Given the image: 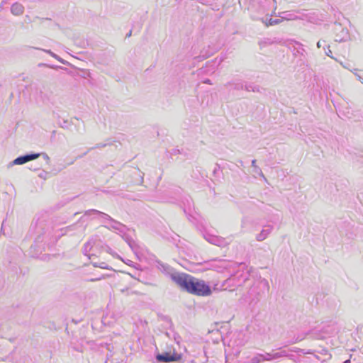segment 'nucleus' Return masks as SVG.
Here are the masks:
<instances>
[{
	"label": "nucleus",
	"mask_w": 363,
	"mask_h": 363,
	"mask_svg": "<svg viewBox=\"0 0 363 363\" xmlns=\"http://www.w3.org/2000/svg\"><path fill=\"white\" fill-rule=\"evenodd\" d=\"M172 280L182 289L199 296H208L211 294V287L203 281L184 273H175L171 275Z\"/></svg>",
	"instance_id": "obj_1"
},
{
	"label": "nucleus",
	"mask_w": 363,
	"mask_h": 363,
	"mask_svg": "<svg viewBox=\"0 0 363 363\" xmlns=\"http://www.w3.org/2000/svg\"><path fill=\"white\" fill-rule=\"evenodd\" d=\"M252 278L253 279V282L247 291V298L254 301L259 300L262 294L269 290V284L266 279L260 276H257L256 277L252 276Z\"/></svg>",
	"instance_id": "obj_2"
},
{
	"label": "nucleus",
	"mask_w": 363,
	"mask_h": 363,
	"mask_svg": "<svg viewBox=\"0 0 363 363\" xmlns=\"http://www.w3.org/2000/svg\"><path fill=\"white\" fill-rule=\"evenodd\" d=\"M250 272L251 268L245 264L241 263L238 264V269L233 273V275L236 279L237 285L242 286L248 281H250L252 277Z\"/></svg>",
	"instance_id": "obj_3"
},
{
	"label": "nucleus",
	"mask_w": 363,
	"mask_h": 363,
	"mask_svg": "<svg viewBox=\"0 0 363 363\" xmlns=\"http://www.w3.org/2000/svg\"><path fill=\"white\" fill-rule=\"evenodd\" d=\"M248 341V337L242 332H235L232 334L228 345L235 350V354L240 352V349Z\"/></svg>",
	"instance_id": "obj_4"
},
{
	"label": "nucleus",
	"mask_w": 363,
	"mask_h": 363,
	"mask_svg": "<svg viewBox=\"0 0 363 363\" xmlns=\"http://www.w3.org/2000/svg\"><path fill=\"white\" fill-rule=\"evenodd\" d=\"M333 30L335 33V40L336 42L342 43L350 40V35L348 29L343 27L342 24L335 23Z\"/></svg>",
	"instance_id": "obj_5"
},
{
	"label": "nucleus",
	"mask_w": 363,
	"mask_h": 363,
	"mask_svg": "<svg viewBox=\"0 0 363 363\" xmlns=\"http://www.w3.org/2000/svg\"><path fill=\"white\" fill-rule=\"evenodd\" d=\"M234 264L228 262L226 260H213L210 263L211 269L218 272H224L225 271H228L229 272H232L230 270L233 268Z\"/></svg>",
	"instance_id": "obj_6"
},
{
	"label": "nucleus",
	"mask_w": 363,
	"mask_h": 363,
	"mask_svg": "<svg viewBox=\"0 0 363 363\" xmlns=\"http://www.w3.org/2000/svg\"><path fill=\"white\" fill-rule=\"evenodd\" d=\"M86 215H91V214H98L101 218L104 220H111L113 223V225L111 227L116 230H118L121 232L123 231V228H124V226L122 225L120 223H118L115 220H113L108 214L104 213L103 212L99 211L97 210L91 209L86 211Z\"/></svg>",
	"instance_id": "obj_7"
},
{
	"label": "nucleus",
	"mask_w": 363,
	"mask_h": 363,
	"mask_svg": "<svg viewBox=\"0 0 363 363\" xmlns=\"http://www.w3.org/2000/svg\"><path fill=\"white\" fill-rule=\"evenodd\" d=\"M239 285H237V281L233 274L230 276L229 278L225 279L221 284V288L223 290H229L230 291H234L236 288L239 287Z\"/></svg>",
	"instance_id": "obj_8"
},
{
	"label": "nucleus",
	"mask_w": 363,
	"mask_h": 363,
	"mask_svg": "<svg viewBox=\"0 0 363 363\" xmlns=\"http://www.w3.org/2000/svg\"><path fill=\"white\" fill-rule=\"evenodd\" d=\"M40 156L39 153L28 154L26 155L20 156L13 161V164H23L30 160H35Z\"/></svg>",
	"instance_id": "obj_9"
},
{
	"label": "nucleus",
	"mask_w": 363,
	"mask_h": 363,
	"mask_svg": "<svg viewBox=\"0 0 363 363\" xmlns=\"http://www.w3.org/2000/svg\"><path fill=\"white\" fill-rule=\"evenodd\" d=\"M204 238L208 242L217 246H224L226 245V241L224 238L216 235L206 234L204 235Z\"/></svg>",
	"instance_id": "obj_10"
},
{
	"label": "nucleus",
	"mask_w": 363,
	"mask_h": 363,
	"mask_svg": "<svg viewBox=\"0 0 363 363\" xmlns=\"http://www.w3.org/2000/svg\"><path fill=\"white\" fill-rule=\"evenodd\" d=\"M300 350L298 348L294 347L290 349L289 351L285 350H281L278 352H274V360L278 359L282 357H288L290 359H293V354H290L289 352H298Z\"/></svg>",
	"instance_id": "obj_11"
},
{
	"label": "nucleus",
	"mask_w": 363,
	"mask_h": 363,
	"mask_svg": "<svg viewBox=\"0 0 363 363\" xmlns=\"http://www.w3.org/2000/svg\"><path fill=\"white\" fill-rule=\"evenodd\" d=\"M298 11H284L279 13V16L283 20L291 21L299 18Z\"/></svg>",
	"instance_id": "obj_12"
},
{
	"label": "nucleus",
	"mask_w": 363,
	"mask_h": 363,
	"mask_svg": "<svg viewBox=\"0 0 363 363\" xmlns=\"http://www.w3.org/2000/svg\"><path fill=\"white\" fill-rule=\"evenodd\" d=\"M156 359L157 362H170L177 359L175 355L171 354L170 353L165 352L163 354H158L156 355Z\"/></svg>",
	"instance_id": "obj_13"
},
{
	"label": "nucleus",
	"mask_w": 363,
	"mask_h": 363,
	"mask_svg": "<svg viewBox=\"0 0 363 363\" xmlns=\"http://www.w3.org/2000/svg\"><path fill=\"white\" fill-rule=\"evenodd\" d=\"M272 226H267L265 228L262 229L259 234L257 235L256 240L259 242L264 240L272 233Z\"/></svg>",
	"instance_id": "obj_14"
},
{
	"label": "nucleus",
	"mask_w": 363,
	"mask_h": 363,
	"mask_svg": "<svg viewBox=\"0 0 363 363\" xmlns=\"http://www.w3.org/2000/svg\"><path fill=\"white\" fill-rule=\"evenodd\" d=\"M11 12L14 16H21L24 12V6L21 4L16 2L12 4L11 7Z\"/></svg>",
	"instance_id": "obj_15"
},
{
	"label": "nucleus",
	"mask_w": 363,
	"mask_h": 363,
	"mask_svg": "<svg viewBox=\"0 0 363 363\" xmlns=\"http://www.w3.org/2000/svg\"><path fill=\"white\" fill-rule=\"evenodd\" d=\"M95 244V241L94 240H90L88 242H86L84 246L83 252L85 255L88 256L89 258H91V256L92 255H90L89 252L91 250V248L93 247L94 245Z\"/></svg>",
	"instance_id": "obj_16"
},
{
	"label": "nucleus",
	"mask_w": 363,
	"mask_h": 363,
	"mask_svg": "<svg viewBox=\"0 0 363 363\" xmlns=\"http://www.w3.org/2000/svg\"><path fill=\"white\" fill-rule=\"evenodd\" d=\"M33 48L36 49V50H42V51L46 52V53L49 54L50 56H52V57H54L55 59H56L57 61H59L60 62H61L63 65H67V62L66 60H63L60 56H58L56 54H55L50 50L41 49V48Z\"/></svg>",
	"instance_id": "obj_17"
},
{
	"label": "nucleus",
	"mask_w": 363,
	"mask_h": 363,
	"mask_svg": "<svg viewBox=\"0 0 363 363\" xmlns=\"http://www.w3.org/2000/svg\"><path fill=\"white\" fill-rule=\"evenodd\" d=\"M281 21V20L279 18L272 19V18H269L267 16L264 18H262V22L267 26L279 24Z\"/></svg>",
	"instance_id": "obj_18"
},
{
	"label": "nucleus",
	"mask_w": 363,
	"mask_h": 363,
	"mask_svg": "<svg viewBox=\"0 0 363 363\" xmlns=\"http://www.w3.org/2000/svg\"><path fill=\"white\" fill-rule=\"evenodd\" d=\"M157 267L163 272L169 273L170 267L169 265L162 263L161 262H157Z\"/></svg>",
	"instance_id": "obj_19"
},
{
	"label": "nucleus",
	"mask_w": 363,
	"mask_h": 363,
	"mask_svg": "<svg viewBox=\"0 0 363 363\" xmlns=\"http://www.w3.org/2000/svg\"><path fill=\"white\" fill-rule=\"evenodd\" d=\"M262 361H272L274 360V351L272 352H265L261 354Z\"/></svg>",
	"instance_id": "obj_20"
},
{
	"label": "nucleus",
	"mask_w": 363,
	"mask_h": 363,
	"mask_svg": "<svg viewBox=\"0 0 363 363\" xmlns=\"http://www.w3.org/2000/svg\"><path fill=\"white\" fill-rule=\"evenodd\" d=\"M263 362L262 359L261 354H257L254 357H252L249 361H245L244 363H260Z\"/></svg>",
	"instance_id": "obj_21"
},
{
	"label": "nucleus",
	"mask_w": 363,
	"mask_h": 363,
	"mask_svg": "<svg viewBox=\"0 0 363 363\" xmlns=\"http://www.w3.org/2000/svg\"><path fill=\"white\" fill-rule=\"evenodd\" d=\"M253 172L260 177H262L263 179H266L264 175L262 173V169L257 166L253 168Z\"/></svg>",
	"instance_id": "obj_22"
},
{
	"label": "nucleus",
	"mask_w": 363,
	"mask_h": 363,
	"mask_svg": "<svg viewBox=\"0 0 363 363\" xmlns=\"http://www.w3.org/2000/svg\"><path fill=\"white\" fill-rule=\"evenodd\" d=\"M240 88L245 89L247 91H255V88L251 84H250V85L245 84V87L242 85H241Z\"/></svg>",
	"instance_id": "obj_23"
},
{
	"label": "nucleus",
	"mask_w": 363,
	"mask_h": 363,
	"mask_svg": "<svg viewBox=\"0 0 363 363\" xmlns=\"http://www.w3.org/2000/svg\"><path fill=\"white\" fill-rule=\"evenodd\" d=\"M93 264H94V267H99L102 268V269H107L108 268V266H107V264L105 262H101V263H100L99 264L97 263H96V262H94Z\"/></svg>",
	"instance_id": "obj_24"
},
{
	"label": "nucleus",
	"mask_w": 363,
	"mask_h": 363,
	"mask_svg": "<svg viewBox=\"0 0 363 363\" xmlns=\"http://www.w3.org/2000/svg\"><path fill=\"white\" fill-rule=\"evenodd\" d=\"M325 55H326L327 56H328V57H331V58H333V57L331 55V54H332V51L330 50V47H329V46L327 48V49H325Z\"/></svg>",
	"instance_id": "obj_25"
},
{
	"label": "nucleus",
	"mask_w": 363,
	"mask_h": 363,
	"mask_svg": "<svg viewBox=\"0 0 363 363\" xmlns=\"http://www.w3.org/2000/svg\"><path fill=\"white\" fill-rule=\"evenodd\" d=\"M47 174H48V173L46 172L43 171L41 173H40L38 174V176H39V177L45 179Z\"/></svg>",
	"instance_id": "obj_26"
},
{
	"label": "nucleus",
	"mask_w": 363,
	"mask_h": 363,
	"mask_svg": "<svg viewBox=\"0 0 363 363\" xmlns=\"http://www.w3.org/2000/svg\"><path fill=\"white\" fill-rule=\"evenodd\" d=\"M354 74H355V76L357 77V79H358L361 83H362V84H363V77H362V76H361L360 74H359L356 73V72H354Z\"/></svg>",
	"instance_id": "obj_27"
},
{
	"label": "nucleus",
	"mask_w": 363,
	"mask_h": 363,
	"mask_svg": "<svg viewBox=\"0 0 363 363\" xmlns=\"http://www.w3.org/2000/svg\"><path fill=\"white\" fill-rule=\"evenodd\" d=\"M340 65L345 69H350V64L349 63H346V64H344L343 62H340Z\"/></svg>",
	"instance_id": "obj_28"
},
{
	"label": "nucleus",
	"mask_w": 363,
	"mask_h": 363,
	"mask_svg": "<svg viewBox=\"0 0 363 363\" xmlns=\"http://www.w3.org/2000/svg\"><path fill=\"white\" fill-rule=\"evenodd\" d=\"M203 83H205V84H212V83H211V81L210 79H205V80L203 81Z\"/></svg>",
	"instance_id": "obj_29"
},
{
	"label": "nucleus",
	"mask_w": 363,
	"mask_h": 363,
	"mask_svg": "<svg viewBox=\"0 0 363 363\" xmlns=\"http://www.w3.org/2000/svg\"><path fill=\"white\" fill-rule=\"evenodd\" d=\"M252 166L253 168H255V167H257V165L256 164V160H253L252 161Z\"/></svg>",
	"instance_id": "obj_30"
},
{
	"label": "nucleus",
	"mask_w": 363,
	"mask_h": 363,
	"mask_svg": "<svg viewBox=\"0 0 363 363\" xmlns=\"http://www.w3.org/2000/svg\"><path fill=\"white\" fill-rule=\"evenodd\" d=\"M128 242L129 246H130L132 249H133V247H134V245H135V244H134V242H130V241H128Z\"/></svg>",
	"instance_id": "obj_31"
},
{
	"label": "nucleus",
	"mask_w": 363,
	"mask_h": 363,
	"mask_svg": "<svg viewBox=\"0 0 363 363\" xmlns=\"http://www.w3.org/2000/svg\"><path fill=\"white\" fill-rule=\"evenodd\" d=\"M321 46H322V45H321V41H318V42L317 43V47H318V48H321Z\"/></svg>",
	"instance_id": "obj_32"
},
{
	"label": "nucleus",
	"mask_w": 363,
	"mask_h": 363,
	"mask_svg": "<svg viewBox=\"0 0 363 363\" xmlns=\"http://www.w3.org/2000/svg\"><path fill=\"white\" fill-rule=\"evenodd\" d=\"M43 66H46V67H50V68H54L53 66H50V65H45V64H43Z\"/></svg>",
	"instance_id": "obj_33"
},
{
	"label": "nucleus",
	"mask_w": 363,
	"mask_h": 363,
	"mask_svg": "<svg viewBox=\"0 0 363 363\" xmlns=\"http://www.w3.org/2000/svg\"><path fill=\"white\" fill-rule=\"evenodd\" d=\"M343 363H350V359H347Z\"/></svg>",
	"instance_id": "obj_34"
},
{
	"label": "nucleus",
	"mask_w": 363,
	"mask_h": 363,
	"mask_svg": "<svg viewBox=\"0 0 363 363\" xmlns=\"http://www.w3.org/2000/svg\"><path fill=\"white\" fill-rule=\"evenodd\" d=\"M101 279L100 278H97V279H91V281H97V280H100Z\"/></svg>",
	"instance_id": "obj_35"
},
{
	"label": "nucleus",
	"mask_w": 363,
	"mask_h": 363,
	"mask_svg": "<svg viewBox=\"0 0 363 363\" xmlns=\"http://www.w3.org/2000/svg\"><path fill=\"white\" fill-rule=\"evenodd\" d=\"M131 35V31L129 32V33L127 34V37H130Z\"/></svg>",
	"instance_id": "obj_36"
},
{
	"label": "nucleus",
	"mask_w": 363,
	"mask_h": 363,
	"mask_svg": "<svg viewBox=\"0 0 363 363\" xmlns=\"http://www.w3.org/2000/svg\"><path fill=\"white\" fill-rule=\"evenodd\" d=\"M105 146H106V145H105V144H103V145H99L98 147H105Z\"/></svg>",
	"instance_id": "obj_37"
}]
</instances>
